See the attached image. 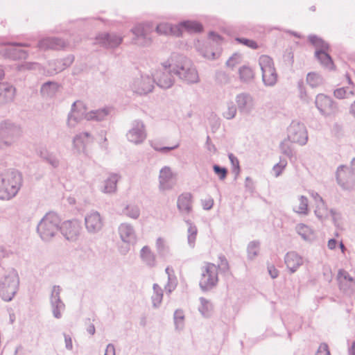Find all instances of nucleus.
<instances>
[{"mask_svg": "<svg viewBox=\"0 0 355 355\" xmlns=\"http://www.w3.org/2000/svg\"><path fill=\"white\" fill-rule=\"evenodd\" d=\"M162 65L165 69L172 68L173 73L187 83H196L199 81L198 73L193 63L182 55L173 54Z\"/></svg>", "mask_w": 355, "mask_h": 355, "instance_id": "obj_1", "label": "nucleus"}, {"mask_svg": "<svg viewBox=\"0 0 355 355\" xmlns=\"http://www.w3.org/2000/svg\"><path fill=\"white\" fill-rule=\"evenodd\" d=\"M110 112L111 108L109 107L86 112V107L84 103L80 101H76L71 105V112L68 115L67 125L70 128H73L83 118L87 121L95 120L101 121L105 120Z\"/></svg>", "mask_w": 355, "mask_h": 355, "instance_id": "obj_2", "label": "nucleus"}, {"mask_svg": "<svg viewBox=\"0 0 355 355\" xmlns=\"http://www.w3.org/2000/svg\"><path fill=\"white\" fill-rule=\"evenodd\" d=\"M22 185L21 174L14 169L8 170L0 178V199L10 200L19 192Z\"/></svg>", "mask_w": 355, "mask_h": 355, "instance_id": "obj_3", "label": "nucleus"}, {"mask_svg": "<svg viewBox=\"0 0 355 355\" xmlns=\"http://www.w3.org/2000/svg\"><path fill=\"white\" fill-rule=\"evenodd\" d=\"M61 218L53 211L46 213L37 226V232L44 241H49L60 231Z\"/></svg>", "mask_w": 355, "mask_h": 355, "instance_id": "obj_4", "label": "nucleus"}, {"mask_svg": "<svg viewBox=\"0 0 355 355\" xmlns=\"http://www.w3.org/2000/svg\"><path fill=\"white\" fill-rule=\"evenodd\" d=\"M21 128L19 124L10 119L0 121V149H5L13 144L21 135Z\"/></svg>", "mask_w": 355, "mask_h": 355, "instance_id": "obj_5", "label": "nucleus"}, {"mask_svg": "<svg viewBox=\"0 0 355 355\" xmlns=\"http://www.w3.org/2000/svg\"><path fill=\"white\" fill-rule=\"evenodd\" d=\"M19 285V277L16 270L11 269L0 279V295L4 301L12 300Z\"/></svg>", "mask_w": 355, "mask_h": 355, "instance_id": "obj_6", "label": "nucleus"}, {"mask_svg": "<svg viewBox=\"0 0 355 355\" xmlns=\"http://www.w3.org/2000/svg\"><path fill=\"white\" fill-rule=\"evenodd\" d=\"M287 138L292 143L304 146L309 139L306 125L298 121H293L287 129Z\"/></svg>", "mask_w": 355, "mask_h": 355, "instance_id": "obj_7", "label": "nucleus"}, {"mask_svg": "<svg viewBox=\"0 0 355 355\" xmlns=\"http://www.w3.org/2000/svg\"><path fill=\"white\" fill-rule=\"evenodd\" d=\"M218 282V268L213 263H207L202 268L200 287L202 291H208Z\"/></svg>", "mask_w": 355, "mask_h": 355, "instance_id": "obj_8", "label": "nucleus"}, {"mask_svg": "<svg viewBox=\"0 0 355 355\" xmlns=\"http://www.w3.org/2000/svg\"><path fill=\"white\" fill-rule=\"evenodd\" d=\"M152 29L153 26L150 23L139 24L135 26L131 29L134 35L132 42L141 46H148L151 43L149 33Z\"/></svg>", "mask_w": 355, "mask_h": 355, "instance_id": "obj_9", "label": "nucleus"}, {"mask_svg": "<svg viewBox=\"0 0 355 355\" xmlns=\"http://www.w3.org/2000/svg\"><path fill=\"white\" fill-rule=\"evenodd\" d=\"M82 230L81 223L76 219L65 220L60 223V232L69 241L74 242L78 240Z\"/></svg>", "mask_w": 355, "mask_h": 355, "instance_id": "obj_10", "label": "nucleus"}, {"mask_svg": "<svg viewBox=\"0 0 355 355\" xmlns=\"http://www.w3.org/2000/svg\"><path fill=\"white\" fill-rule=\"evenodd\" d=\"M128 141L139 145L142 144L147 137V133L144 122L141 120H134L131 128L126 134Z\"/></svg>", "mask_w": 355, "mask_h": 355, "instance_id": "obj_11", "label": "nucleus"}, {"mask_svg": "<svg viewBox=\"0 0 355 355\" xmlns=\"http://www.w3.org/2000/svg\"><path fill=\"white\" fill-rule=\"evenodd\" d=\"M62 288L60 286L55 285L52 287L50 295V305L52 314L56 319H60L62 312L65 309V304L60 298Z\"/></svg>", "mask_w": 355, "mask_h": 355, "instance_id": "obj_12", "label": "nucleus"}, {"mask_svg": "<svg viewBox=\"0 0 355 355\" xmlns=\"http://www.w3.org/2000/svg\"><path fill=\"white\" fill-rule=\"evenodd\" d=\"M336 181L345 190H352L354 185L355 175L347 166L340 165L336 171Z\"/></svg>", "mask_w": 355, "mask_h": 355, "instance_id": "obj_13", "label": "nucleus"}, {"mask_svg": "<svg viewBox=\"0 0 355 355\" xmlns=\"http://www.w3.org/2000/svg\"><path fill=\"white\" fill-rule=\"evenodd\" d=\"M85 225L89 234L98 233L103 228V218L98 211H92L85 215Z\"/></svg>", "mask_w": 355, "mask_h": 355, "instance_id": "obj_14", "label": "nucleus"}, {"mask_svg": "<svg viewBox=\"0 0 355 355\" xmlns=\"http://www.w3.org/2000/svg\"><path fill=\"white\" fill-rule=\"evenodd\" d=\"M163 69L164 71H156L153 78V83L161 89H169L174 83V78L171 75L172 68Z\"/></svg>", "mask_w": 355, "mask_h": 355, "instance_id": "obj_15", "label": "nucleus"}, {"mask_svg": "<svg viewBox=\"0 0 355 355\" xmlns=\"http://www.w3.org/2000/svg\"><path fill=\"white\" fill-rule=\"evenodd\" d=\"M175 174L169 166H164L159 171V190L165 191L171 190L175 184Z\"/></svg>", "mask_w": 355, "mask_h": 355, "instance_id": "obj_16", "label": "nucleus"}, {"mask_svg": "<svg viewBox=\"0 0 355 355\" xmlns=\"http://www.w3.org/2000/svg\"><path fill=\"white\" fill-rule=\"evenodd\" d=\"M97 42L107 49L118 47L123 42V36L115 33H103L96 37Z\"/></svg>", "mask_w": 355, "mask_h": 355, "instance_id": "obj_17", "label": "nucleus"}, {"mask_svg": "<svg viewBox=\"0 0 355 355\" xmlns=\"http://www.w3.org/2000/svg\"><path fill=\"white\" fill-rule=\"evenodd\" d=\"M339 288L347 295H352L355 292V280L349 273L340 270L338 273Z\"/></svg>", "mask_w": 355, "mask_h": 355, "instance_id": "obj_18", "label": "nucleus"}, {"mask_svg": "<svg viewBox=\"0 0 355 355\" xmlns=\"http://www.w3.org/2000/svg\"><path fill=\"white\" fill-rule=\"evenodd\" d=\"M238 109L241 114H250L254 108L255 102L248 93L242 92L236 97Z\"/></svg>", "mask_w": 355, "mask_h": 355, "instance_id": "obj_19", "label": "nucleus"}, {"mask_svg": "<svg viewBox=\"0 0 355 355\" xmlns=\"http://www.w3.org/2000/svg\"><path fill=\"white\" fill-rule=\"evenodd\" d=\"M315 105L320 112L323 115L331 114L336 108L331 98L323 94L317 95Z\"/></svg>", "mask_w": 355, "mask_h": 355, "instance_id": "obj_20", "label": "nucleus"}, {"mask_svg": "<svg viewBox=\"0 0 355 355\" xmlns=\"http://www.w3.org/2000/svg\"><path fill=\"white\" fill-rule=\"evenodd\" d=\"M121 240L128 244H134L137 241V235L134 227L128 223H121L118 228Z\"/></svg>", "mask_w": 355, "mask_h": 355, "instance_id": "obj_21", "label": "nucleus"}, {"mask_svg": "<svg viewBox=\"0 0 355 355\" xmlns=\"http://www.w3.org/2000/svg\"><path fill=\"white\" fill-rule=\"evenodd\" d=\"M73 55H68L62 59H57L49 62V71L51 73H59L69 67L73 62Z\"/></svg>", "mask_w": 355, "mask_h": 355, "instance_id": "obj_22", "label": "nucleus"}, {"mask_svg": "<svg viewBox=\"0 0 355 355\" xmlns=\"http://www.w3.org/2000/svg\"><path fill=\"white\" fill-rule=\"evenodd\" d=\"M66 43L64 40L58 37H46L38 42V47L42 50L54 49L59 50L64 48Z\"/></svg>", "mask_w": 355, "mask_h": 355, "instance_id": "obj_23", "label": "nucleus"}, {"mask_svg": "<svg viewBox=\"0 0 355 355\" xmlns=\"http://www.w3.org/2000/svg\"><path fill=\"white\" fill-rule=\"evenodd\" d=\"M8 46L10 47L6 49V55L12 60H21L26 59L28 57V53L26 51L17 49V46H28L26 43H8Z\"/></svg>", "mask_w": 355, "mask_h": 355, "instance_id": "obj_24", "label": "nucleus"}, {"mask_svg": "<svg viewBox=\"0 0 355 355\" xmlns=\"http://www.w3.org/2000/svg\"><path fill=\"white\" fill-rule=\"evenodd\" d=\"M141 262L148 268H153L157 266V261L155 254L148 245L144 246L139 252Z\"/></svg>", "mask_w": 355, "mask_h": 355, "instance_id": "obj_25", "label": "nucleus"}, {"mask_svg": "<svg viewBox=\"0 0 355 355\" xmlns=\"http://www.w3.org/2000/svg\"><path fill=\"white\" fill-rule=\"evenodd\" d=\"M284 261L291 273L295 272L303 263L302 258L297 252L293 251L286 253Z\"/></svg>", "mask_w": 355, "mask_h": 355, "instance_id": "obj_26", "label": "nucleus"}, {"mask_svg": "<svg viewBox=\"0 0 355 355\" xmlns=\"http://www.w3.org/2000/svg\"><path fill=\"white\" fill-rule=\"evenodd\" d=\"M177 206L182 214H189L192 211V195L190 193L181 194L178 198Z\"/></svg>", "mask_w": 355, "mask_h": 355, "instance_id": "obj_27", "label": "nucleus"}, {"mask_svg": "<svg viewBox=\"0 0 355 355\" xmlns=\"http://www.w3.org/2000/svg\"><path fill=\"white\" fill-rule=\"evenodd\" d=\"M156 31L159 34L173 35L175 36L181 35L180 26L178 25L173 26L168 23H161L156 27Z\"/></svg>", "mask_w": 355, "mask_h": 355, "instance_id": "obj_28", "label": "nucleus"}, {"mask_svg": "<svg viewBox=\"0 0 355 355\" xmlns=\"http://www.w3.org/2000/svg\"><path fill=\"white\" fill-rule=\"evenodd\" d=\"M119 175L116 173L110 175L104 182L101 191L105 193H114L116 190V184L119 180Z\"/></svg>", "mask_w": 355, "mask_h": 355, "instance_id": "obj_29", "label": "nucleus"}, {"mask_svg": "<svg viewBox=\"0 0 355 355\" xmlns=\"http://www.w3.org/2000/svg\"><path fill=\"white\" fill-rule=\"evenodd\" d=\"M327 51L316 50L315 57L323 67L332 69L334 68V62Z\"/></svg>", "mask_w": 355, "mask_h": 355, "instance_id": "obj_30", "label": "nucleus"}, {"mask_svg": "<svg viewBox=\"0 0 355 355\" xmlns=\"http://www.w3.org/2000/svg\"><path fill=\"white\" fill-rule=\"evenodd\" d=\"M295 230L302 239L306 241H311L314 238L313 230L304 223L297 224Z\"/></svg>", "mask_w": 355, "mask_h": 355, "instance_id": "obj_31", "label": "nucleus"}, {"mask_svg": "<svg viewBox=\"0 0 355 355\" xmlns=\"http://www.w3.org/2000/svg\"><path fill=\"white\" fill-rule=\"evenodd\" d=\"M184 222L188 225L187 230V242L190 248L195 247L198 229L197 227L189 219H184Z\"/></svg>", "mask_w": 355, "mask_h": 355, "instance_id": "obj_32", "label": "nucleus"}, {"mask_svg": "<svg viewBox=\"0 0 355 355\" xmlns=\"http://www.w3.org/2000/svg\"><path fill=\"white\" fill-rule=\"evenodd\" d=\"M178 26L180 28L181 34L182 33L183 29L189 33H200L202 31V26L195 21H184L180 23Z\"/></svg>", "mask_w": 355, "mask_h": 355, "instance_id": "obj_33", "label": "nucleus"}, {"mask_svg": "<svg viewBox=\"0 0 355 355\" xmlns=\"http://www.w3.org/2000/svg\"><path fill=\"white\" fill-rule=\"evenodd\" d=\"M299 205H295L293 207V211L302 216H306L309 214V200L304 196H300L298 197Z\"/></svg>", "mask_w": 355, "mask_h": 355, "instance_id": "obj_34", "label": "nucleus"}, {"mask_svg": "<svg viewBox=\"0 0 355 355\" xmlns=\"http://www.w3.org/2000/svg\"><path fill=\"white\" fill-rule=\"evenodd\" d=\"M262 80L267 87H272L277 81V73L274 68L262 71Z\"/></svg>", "mask_w": 355, "mask_h": 355, "instance_id": "obj_35", "label": "nucleus"}, {"mask_svg": "<svg viewBox=\"0 0 355 355\" xmlns=\"http://www.w3.org/2000/svg\"><path fill=\"white\" fill-rule=\"evenodd\" d=\"M91 135L87 132H81L75 136L73 140V147L78 151L83 149L85 144L89 141Z\"/></svg>", "mask_w": 355, "mask_h": 355, "instance_id": "obj_36", "label": "nucleus"}, {"mask_svg": "<svg viewBox=\"0 0 355 355\" xmlns=\"http://www.w3.org/2000/svg\"><path fill=\"white\" fill-rule=\"evenodd\" d=\"M200 305L198 307V311L201 315L205 318L211 316L213 311V305L210 301L205 297H200Z\"/></svg>", "mask_w": 355, "mask_h": 355, "instance_id": "obj_37", "label": "nucleus"}, {"mask_svg": "<svg viewBox=\"0 0 355 355\" xmlns=\"http://www.w3.org/2000/svg\"><path fill=\"white\" fill-rule=\"evenodd\" d=\"M153 294L151 296L153 306L155 309L159 307L163 299L162 288L157 284H154L153 286Z\"/></svg>", "mask_w": 355, "mask_h": 355, "instance_id": "obj_38", "label": "nucleus"}, {"mask_svg": "<svg viewBox=\"0 0 355 355\" xmlns=\"http://www.w3.org/2000/svg\"><path fill=\"white\" fill-rule=\"evenodd\" d=\"M122 214L128 218L135 220L140 216V208L135 204H129L123 209Z\"/></svg>", "mask_w": 355, "mask_h": 355, "instance_id": "obj_39", "label": "nucleus"}, {"mask_svg": "<svg viewBox=\"0 0 355 355\" xmlns=\"http://www.w3.org/2000/svg\"><path fill=\"white\" fill-rule=\"evenodd\" d=\"M306 83L311 87H318L322 85L323 78L320 74L315 72H310L307 74Z\"/></svg>", "mask_w": 355, "mask_h": 355, "instance_id": "obj_40", "label": "nucleus"}, {"mask_svg": "<svg viewBox=\"0 0 355 355\" xmlns=\"http://www.w3.org/2000/svg\"><path fill=\"white\" fill-rule=\"evenodd\" d=\"M239 73L241 81L244 83H248L251 81L254 76L253 70L247 66H243L240 67Z\"/></svg>", "mask_w": 355, "mask_h": 355, "instance_id": "obj_41", "label": "nucleus"}, {"mask_svg": "<svg viewBox=\"0 0 355 355\" xmlns=\"http://www.w3.org/2000/svg\"><path fill=\"white\" fill-rule=\"evenodd\" d=\"M155 247L158 254L162 257H165L169 254V247L166 241L161 237H159L155 243Z\"/></svg>", "mask_w": 355, "mask_h": 355, "instance_id": "obj_42", "label": "nucleus"}, {"mask_svg": "<svg viewBox=\"0 0 355 355\" xmlns=\"http://www.w3.org/2000/svg\"><path fill=\"white\" fill-rule=\"evenodd\" d=\"M173 321L175 328L178 331H181L184 327V313L182 309H177L173 314Z\"/></svg>", "mask_w": 355, "mask_h": 355, "instance_id": "obj_43", "label": "nucleus"}, {"mask_svg": "<svg viewBox=\"0 0 355 355\" xmlns=\"http://www.w3.org/2000/svg\"><path fill=\"white\" fill-rule=\"evenodd\" d=\"M315 214L320 220H323L329 217V210L324 202L316 205Z\"/></svg>", "mask_w": 355, "mask_h": 355, "instance_id": "obj_44", "label": "nucleus"}, {"mask_svg": "<svg viewBox=\"0 0 355 355\" xmlns=\"http://www.w3.org/2000/svg\"><path fill=\"white\" fill-rule=\"evenodd\" d=\"M260 243L253 241L249 243L247 248L248 257L249 259H254L259 254Z\"/></svg>", "mask_w": 355, "mask_h": 355, "instance_id": "obj_45", "label": "nucleus"}, {"mask_svg": "<svg viewBox=\"0 0 355 355\" xmlns=\"http://www.w3.org/2000/svg\"><path fill=\"white\" fill-rule=\"evenodd\" d=\"M309 40L316 48V50L329 49V44L316 35H309Z\"/></svg>", "mask_w": 355, "mask_h": 355, "instance_id": "obj_46", "label": "nucleus"}, {"mask_svg": "<svg viewBox=\"0 0 355 355\" xmlns=\"http://www.w3.org/2000/svg\"><path fill=\"white\" fill-rule=\"evenodd\" d=\"M237 108L233 102H228L223 112V116L227 120L234 119L236 114Z\"/></svg>", "mask_w": 355, "mask_h": 355, "instance_id": "obj_47", "label": "nucleus"}, {"mask_svg": "<svg viewBox=\"0 0 355 355\" xmlns=\"http://www.w3.org/2000/svg\"><path fill=\"white\" fill-rule=\"evenodd\" d=\"M259 64L261 72L275 67L272 59L266 55H262L259 57Z\"/></svg>", "mask_w": 355, "mask_h": 355, "instance_id": "obj_48", "label": "nucleus"}, {"mask_svg": "<svg viewBox=\"0 0 355 355\" xmlns=\"http://www.w3.org/2000/svg\"><path fill=\"white\" fill-rule=\"evenodd\" d=\"M280 151L286 157L291 158L293 156V150L291 144V141L288 138L283 140L279 145Z\"/></svg>", "mask_w": 355, "mask_h": 355, "instance_id": "obj_49", "label": "nucleus"}, {"mask_svg": "<svg viewBox=\"0 0 355 355\" xmlns=\"http://www.w3.org/2000/svg\"><path fill=\"white\" fill-rule=\"evenodd\" d=\"M15 90H0V106L12 101Z\"/></svg>", "mask_w": 355, "mask_h": 355, "instance_id": "obj_50", "label": "nucleus"}, {"mask_svg": "<svg viewBox=\"0 0 355 355\" xmlns=\"http://www.w3.org/2000/svg\"><path fill=\"white\" fill-rule=\"evenodd\" d=\"M334 94L339 99L350 98L355 95L354 90H334Z\"/></svg>", "mask_w": 355, "mask_h": 355, "instance_id": "obj_51", "label": "nucleus"}, {"mask_svg": "<svg viewBox=\"0 0 355 355\" xmlns=\"http://www.w3.org/2000/svg\"><path fill=\"white\" fill-rule=\"evenodd\" d=\"M216 80L222 86L228 83L230 81V78L225 72L219 71L216 74Z\"/></svg>", "mask_w": 355, "mask_h": 355, "instance_id": "obj_52", "label": "nucleus"}, {"mask_svg": "<svg viewBox=\"0 0 355 355\" xmlns=\"http://www.w3.org/2000/svg\"><path fill=\"white\" fill-rule=\"evenodd\" d=\"M177 285L178 279L175 275L171 277H168L167 284L165 286V289L168 293H171L173 291L175 290Z\"/></svg>", "mask_w": 355, "mask_h": 355, "instance_id": "obj_53", "label": "nucleus"}, {"mask_svg": "<svg viewBox=\"0 0 355 355\" xmlns=\"http://www.w3.org/2000/svg\"><path fill=\"white\" fill-rule=\"evenodd\" d=\"M287 165V162L286 159H280L279 162L276 164L273 168L272 171L275 173V177H278L282 173V171L285 168Z\"/></svg>", "mask_w": 355, "mask_h": 355, "instance_id": "obj_54", "label": "nucleus"}, {"mask_svg": "<svg viewBox=\"0 0 355 355\" xmlns=\"http://www.w3.org/2000/svg\"><path fill=\"white\" fill-rule=\"evenodd\" d=\"M214 173L218 176L219 179L224 180L227 173V170L225 167L220 166L219 165L214 164L213 166Z\"/></svg>", "mask_w": 355, "mask_h": 355, "instance_id": "obj_55", "label": "nucleus"}, {"mask_svg": "<svg viewBox=\"0 0 355 355\" xmlns=\"http://www.w3.org/2000/svg\"><path fill=\"white\" fill-rule=\"evenodd\" d=\"M241 62V55L239 53L233 54L226 62V65L230 67H234Z\"/></svg>", "mask_w": 355, "mask_h": 355, "instance_id": "obj_56", "label": "nucleus"}, {"mask_svg": "<svg viewBox=\"0 0 355 355\" xmlns=\"http://www.w3.org/2000/svg\"><path fill=\"white\" fill-rule=\"evenodd\" d=\"M178 146L179 145L177 144V145H175L174 146H171V147H168V146L160 147L157 144H153V143L151 144V146H152V148L155 150L158 151V152H161V153H167L170 150H174V149L177 148L178 147Z\"/></svg>", "mask_w": 355, "mask_h": 355, "instance_id": "obj_57", "label": "nucleus"}, {"mask_svg": "<svg viewBox=\"0 0 355 355\" xmlns=\"http://www.w3.org/2000/svg\"><path fill=\"white\" fill-rule=\"evenodd\" d=\"M236 40L241 43L243 44L252 49H257L258 48V45L257 42L254 40L246 39V38H236Z\"/></svg>", "mask_w": 355, "mask_h": 355, "instance_id": "obj_58", "label": "nucleus"}, {"mask_svg": "<svg viewBox=\"0 0 355 355\" xmlns=\"http://www.w3.org/2000/svg\"><path fill=\"white\" fill-rule=\"evenodd\" d=\"M45 160L50 164L53 168H56L59 165V160L55 155L50 153L48 157H45Z\"/></svg>", "mask_w": 355, "mask_h": 355, "instance_id": "obj_59", "label": "nucleus"}, {"mask_svg": "<svg viewBox=\"0 0 355 355\" xmlns=\"http://www.w3.org/2000/svg\"><path fill=\"white\" fill-rule=\"evenodd\" d=\"M228 157H229V159L234 168V171H235V170L236 169L237 170V173L239 172V159H237V157L236 156H234L232 153H230L228 155Z\"/></svg>", "mask_w": 355, "mask_h": 355, "instance_id": "obj_60", "label": "nucleus"}, {"mask_svg": "<svg viewBox=\"0 0 355 355\" xmlns=\"http://www.w3.org/2000/svg\"><path fill=\"white\" fill-rule=\"evenodd\" d=\"M201 202L203 209L205 210L211 209L214 205V200L211 197H208L204 200H202Z\"/></svg>", "mask_w": 355, "mask_h": 355, "instance_id": "obj_61", "label": "nucleus"}, {"mask_svg": "<svg viewBox=\"0 0 355 355\" xmlns=\"http://www.w3.org/2000/svg\"><path fill=\"white\" fill-rule=\"evenodd\" d=\"M315 355H330L328 345L326 343H322L319 346Z\"/></svg>", "mask_w": 355, "mask_h": 355, "instance_id": "obj_62", "label": "nucleus"}, {"mask_svg": "<svg viewBox=\"0 0 355 355\" xmlns=\"http://www.w3.org/2000/svg\"><path fill=\"white\" fill-rule=\"evenodd\" d=\"M60 87V86L56 82L47 81L42 85L41 89H59Z\"/></svg>", "mask_w": 355, "mask_h": 355, "instance_id": "obj_63", "label": "nucleus"}, {"mask_svg": "<svg viewBox=\"0 0 355 355\" xmlns=\"http://www.w3.org/2000/svg\"><path fill=\"white\" fill-rule=\"evenodd\" d=\"M329 216H331L334 224L337 225L338 221L341 218V214L339 212H337L335 209H331L329 210Z\"/></svg>", "mask_w": 355, "mask_h": 355, "instance_id": "obj_64", "label": "nucleus"}]
</instances>
